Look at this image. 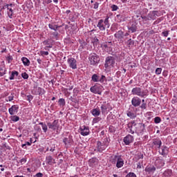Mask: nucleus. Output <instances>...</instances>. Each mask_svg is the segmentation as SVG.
<instances>
[{
    "label": "nucleus",
    "instance_id": "35",
    "mask_svg": "<svg viewBox=\"0 0 177 177\" xmlns=\"http://www.w3.org/2000/svg\"><path fill=\"white\" fill-rule=\"evenodd\" d=\"M153 145H154V146H158V149H160L162 145V142L160 138H158L153 140Z\"/></svg>",
    "mask_w": 177,
    "mask_h": 177
},
{
    "label": "nucleus",
    "instance_id": "55",
    "mask_svg": "<svg viewBox=\"0 0 177 177\" xmlns=\"http://www.w3.org/2000/svg\"><path fill=\"white\" fill-rule=\"evenodd\" d=\"M141 110H146L147 109V103H141V105L139 106Z\"/></svg>",
    "mask_w": 177,
    "mask_h": 177
},
{
    "label": "nucleus",
    "instance_id": "13",
    "mask_svg": "<svg viewBox=\"0 0 177 177\" xmlns=\"http://www.w3.org/2000/svg\"><path fill=\"white\" fill-rule=\"evenodd\" d=\"M32 95H39V96H42V95H45L46 91L45 89L41 87L34 86V89L32 91Z\"/></svg>",
    "mask_w": 177,
    "mask_h": 177
},
{
    "label": "nucleus",
    "instance_id": "20",
    "mask_svg": "<svg viewBox=\"0 0 177 177\" xmlns=\"http://www.w3.org/2000/svg\"><path fill=\"white\" fill-rule=\"evenodd\" d=\"M8 112L10 115H15V114H17L19 113V105H12L9 109Z\"/></svg>",
    "mask_w": 177,
    "mask_h": 177
},
{
    "label": "nucleus",
    "instance_id": "21",
    "mask_svg": "<svg viewBox=\"0 0 177 177\" xmlns=\"http://www.w3.org/2000/svg\"><path fill=\"white\" fill-rule=\"evenodd\" d=\"M63 26H64V24H63L61 26H59V25H56L55 22H51L48 24V28H50V30H53V31H57V30L63 27Z\"/></svg>",
    "mask_w": 177,
    "mask_h": 177
},
{
    "label": "nucleus",
    "instance_id": "29",
    "mask_svg": "<svg viewBox=\"0 0 177 177\" xmlns=\"http://www.w3.org/2000/svg\"><path fill=\"white\" fill-rule=\"evenodd\" d=\"M57 145L55 144H53V142H50L49 145V147H47L46 148V151H51V153H53L56 150Z\"/></svg>",
    "mask_w": 177,
    "mask_h": 177
},
{
    "label": "nucleus",
    "instance_id": "44",
    "mask_svg": "<svg viewBox=\"0 0 177 177\" xmlns=\"http://www.w3.org/2000/svg\"><path fill=\"white\" fill-rule=\"evenodd\" d=\"M116 19L118 20V23H121L122 21H125V18L123 15H117Z\"/></svg>",
    "mask_w": 177,
    "mask_h": 177
},
{
    "label": "nucleus",
    "instance_id": "2",
    "mask_svg": "<svg viewBox=\"0 0 177 177\" xmlns=\"http://www.w3.org/2000/svg\"><path fill=\"white\" fill-rule=\"evenodd\" d=\"M131 94L139 97H147L149 96V91L147 90H142L140 87H134L131 90Z\"/></svg>",
    "mask_w": 177,
    "mask_h": 177
},
{
    "label": "nucleus",
    "instance_id": "53",
    "mask_svg": "<svg viewBox=\"0 0 177 177\" xmlns=\"http://www.w3.org/2000/svg\"><path fill=\"white\" fill-rule=\"evenodd\" d=\"M109 131L110 132V133H115V127H114V126L113 125H110L109 128Z\"/></svg>",
    "mask_w": 177,
    "mask_h": 177
},
{
    "label": "nucleus",
    "instance_id": "54",
    "mask_svg": "<svg viewBox=\"0 0 177 177\" xmlns=\"http://www.w3.org/2000/svg\"><path fill=\"white\" fill-rule=\"evenodd\" d=\"M169 30H163L161 33L162 37H168V35H169Z\"/></svg>",
    "mask_w": 177,
    "mask_h": 177
},
{
    "label": "nucleus",
    "instance_id": "48",
    "mask_svg": "<svg viewBox=\"0 0 177 177\" xmlns=\"http://www.w3.org/2000/svg\"><path fill=\"white\" fill-rule=\"evenodd\" d=\"M79 93H80V88H73V97H77V96H78Z\"/></svg>",
    "mask_w": 177,
    "mask_h": 177
},
{
    "label": "nucleus",
    "instance_id": "58",
    "mask_svg": "<svg viewBox=\"0 0 177 177\" xmlns=\"http://www.w3.org/2000/svg\"><path fill=\"white\" fill-rule=\"evenodd\" d=\"M52 35H53L55 39L57 40L59 39V32H57V31H55L52 33Z\"/></svg>",
    "mask_w": 177,
    "mask_h": 177
},
{
    "label": "nucleus",
    "instance_id": "22",
    "mask_svg": "<svg viewBox=\"0 0 177 177\" xmlns=\"http://www.w3.org/2000/svg\"><path fill=\"white\" fill-rule=\"evenodd\" d=\"M127 28L129 30V32H136V31H138V24H136V22H133L131 26H128Z\"/></svg>",
    "mask_w": 177,
    "mask_h": 177
},
{
    "label": "nucleus",
    "instance_id": "19",
    "mask_svg": "<svg viewBox=\"0 0 177 177\" xmlns=\"http://www.w3.org/2000/svg\"><path fill=\"white\" fill-rule=\"evenodd\" d=\"M53 44H55V41L52 39H47L43 41V44L46 46L44 48L46 50H48V48H53Z\"/></svg>",
    "mask_w": 177,
    "mask_h": 177
},
{
    "label": "nucleus",
    "instance_id": "42",
    "mask_svg": "<svg viewBox=\"0 0 177 177\" xmlns=\"http://www.w3.org/2000/svg\"><path fill=\"white\" fill-rule=\"evenodd\" d=\"M109 143H110V138H108L107 137H106L105 138L103 139L102 145H104V147H109Z\"/></svg>",
    "mask_w": 177,
    "mask_h": 177
},
{
    "label": "nucleus",
    "instance_id": "63",
    "mask_svg": "<svg viewBox=\"0 0 177 177\" xmlns=\"http://www.w3.org/2000/svg\"><path fill=\"white\" fill-rule=\"evenodd\" d=\"M126 177H138L136 176V174L133 172H129V174H127Z\"/></svg>",
    "mask_w": 177,
    "mask_h": 177
},
{
    "label": "nucleus",
    "instance_id": "43",
    "mask_svg": "<svg viewBox=\"0 0 177 177\" xmlns=\"http://www.w3.org/2000/svg\"><path fill=\"white\" fill-rule=\"evenodd\" d=\"M118 27H120V24L114 23L111 25V30L113 32L117 31V30H118Z\"/></svg>",
    "mask_w": 177,
    "mask_h": 177
},
{
    "label": "nucleus",
    "instance_id": "36",
    "mask_svg": "<svg viewBox=\"0 0 177 177\" xmlns=\"http://www.w3.org/2000/svg\"><path fill=\"white\" fill-rule=\"evenodd\" d=\"M156 162L158 168H162L165 165V162L162 159L156 160Z\"/></svg>",
    "mask_w": 177,
    "mask_h": 177
},
{
    "label": "nucleus",
    "instance_id": "25",
    "mask_svg": "<svg viewBox=\"0 0 177 177\" xmlns=\"http://www.w3.org/2000/svg\"><path fill=\"white\" fill-rule=\"evenodd\" d=\"M116 167L117 168H122L124 167V159L121 157V155H119L118 158V160H116Z\"/></svg>",
    "mask_w": 177,
    "mask_h": 177
},
{
    "label": "nucleus",
    "instance_id": "27",
    "mask_svg": "<svg viewBox=\"0 0 177 177\" xmlns=\"http://www.w3.org/2000/svg\"><path fill=\"white\" fill-rule=\"evenodd\" d=\"M91 113L93 117H99L102 114V111L99 108H94L91 111Z\"/></svg>",
    "mask_w": 177,
    "mask_h": 177
},
{
    "label": "nucleus",
    "instance_id": "60",
    "mask_svg": "<svg viewBox=\"0 0 177 177\" xmlns=\"http://www.w3.org/2000/svg\"><path fill=\"white\" fill-rule=\"evenodd\" d=\"M141 19H142V21H144L145 23L149 21V18H148L147 15V16L141 15Z\"/></svg>",
    "mask_w": 177,
    "mask_h": 177
},
{
    "label": "nucleus",
    "instance_id": "61",
    "mask_svg": "<svg viewBox=\"0 0 177 177\" xmlns=\"http://www.w3.org/2000/svg\"><path fill=\"white\" fill-rule=\"evenodd\" d=\"M21 77L24 80H28V74L26 72L21 73Z\"/></svg>",
    "mask_w": 177,
    "mask_h": 177
},
{
    "label": "nucleus",
    "instance_id": "17",
    "mask_svg": "<svg viewBox=\"0 0 177 177\" xmlns=\"http://www.w3.org/2000/svg\"><path fill=\"white\" fill-rule=\"evenodd\" d=\"M107 149V147L104 146V145L102 142V141H97L96 142V149L98 153H103L104 150Z\"/></svg>",
    "mask_w": 177,
    "mask_h": 177
},
{
    "label": "nucleus",
    "instance_id": "28",
    "mask_svg": "<svg viewBox=\"0 0 177 177\" xmlns=\"http://www.w3.org/2000/svg\"><path fill=\"white\" fill-rule=\"evenodd\" d=\"M169 149L167 146H162L161 148V151H159L160 154L161 156H163V157H165L169 153Z\"/></svg>",
    "mask_w": 177,
    "mask_h": 177
},
{
    "label": "nucleus",
    "instance_id": "49",
    "mask_svg": "<svg viewBox=\"0 0 177 177\" xmlns=\"http://www.w3.org/2000/svg\"><path fill=\"white\" fill-rule=\"evenodd\" d=\"M6 74V68L0 66V77H3Z\"/></svg>",
    "mask_w": 177,
    "mask_h": 177
},
{
    "label": "nucleus",
    "instance_id": "47",
    "mask_svg": "<svg viewBox=\"0 0 177 177\" xmlns=\"http://www.w3.org/2000/svg\"><path fill=\"white\" fill-rule=\"evenodd\" d=\"M92 42H93V46H97V45H99V44H100V41H99V39H97V37H95L93 39Z\"/></svg>",
    "mask_w": 177,
    "mask_h": 177
},
{
    "label": "nucleus",
    "instance_id": "56",
    "mask_svg": "<svg viewBox=\"0 0 177 177\" xmlns=\"http://www.w3.org/2000/svg\"><path fill=\"white\" fill-rule=\"evenodd\" d=\"M151 12L152 14L153 15V17H155V19L160 16V12H158V10H153Z\"/></svg>",
    "mask_w": 177,
    "mask_h": 177
},
{
    "label": "nucleus",
    "instance_id": "6",
    "mask_svg": "<svg viewBox=\"0 0 177 177\" xmlns=\"http://www.w3.org/2000/svg\"><path fill=\"white\" fill-rule=\"evenodd\" d=\"M100 109L102 115H104V114H107L109 111H111V110H113V106H111L110 103H107L106 101H104L101 104Z\"/></svg>",
    "mask_w": 177,
    "mask_h": 177
},
{
    "label": "nucleus",
    "instance_id": "32",
    "mask_svg": "<svg viewBox=\"0 0 177 177\" xmlns=\"http://www.w3.org/2000/svg\"><path fill=\"white\" fill-rule=\"evenodd\" d=\"M127 117L133 120V118H136V113L131 109L127 111Z\"/></svg>",
    "mask_w": 177,
    "mask_h": 177
},
{
    "label": "nucleus",
    "instance_id": "34",
    "mask_svg": "<svg viewBox=\"0 0 177 177\" xmlns=\"http://www.w3.org/2000/svg\"><path fill=\"white\" fill-rule=\"evenodd\" d=\"M118 157H120V155H115L113 156H111L110 159V162L113 165H115V164L117 163V160H118Z\"/></svg>",
    "mask_w": 177,
    "mask_h": 177
},
{
    "label": "nucleus",
    "instance_id": "64",
    "mask_svg": "<svg viewBox=\"0 0 177 177\" xmlns=\"http://www.w3.org/2000/svg\"><path fill=\"white\" fill-rule=\"evenodd\" d=\"M33 177H44V174L39 172L36 174L35 176H33Z\"/></svg>",
    "mask_w": 177,
    "mask_h": 177
},
{
    "label": "nucleus",
    "instance_id": "39",
    "mask_svg": "<svg viewBox=\"0 0 177 177\" xmlns=\"http://www.w3.org/2000/svg\"><path fill=\"white\" fill-rule=\"evenodd\" d=\"M6 9L8 10L7 12V15H8V17L10 19H12L13 18V13H14L13 9H12V8H10V7L6 8Z\"/></svg>",
    "mask_w": 177,
    "mask_h": 177
},
{
    "label": "nucleus",
    "instance_id": "46",
    "mask_svg": "<svg viewBox=\"0 0 177 177\" xmlns=\"http://www.w3.org/2000/svg\"><path fill=\"white\" fill-rule=\"evenodd\" d=\"M59 106L64 107L66 106V100L64 98H60L58 101Z\"/></svg>",
    "mask_w": 177,
    "mask_h": 177
},
{
    "label": "nucleus",
    "instance_id": "40",
    "mask_svg": "<svg viewBox=\"0 0 177 177\" xmlns=\"http://www.w3.org/2000/svg\"><path fill=\"white\" fill-rule=\"evenodd\" d=\"M127 44L128 46V48L131 49V48H133V46L135 45V41L132 39H129V40H127Z\"/></svg>",
    "mask_w": 177,
    "mask_h": 177
},
{
    "label": "nucleus",
    "instance_id": "14",
    "mask_svg": "<svg viewBox=\"0 0 177 177\" xmlns=\"http://www.w3.org/2000/svg\"><path fill=\"white\" fill-rule=\"evenodd\" d=\"M134 140L133 136L128 134L123 138V142L126 146H129L131 143H133Z\"/></svg>",
    "mask_w": 177,
    "mask_h": 177
},
{
    "label": "nucleus",
    "instance_id": "30",
    "mask_svg": "<svg viewBox=\"0 0 177 177\" xmlns=\"http://www.w3.org/2000/svg\"><path fill=\"white\" fill-rule=\"evenodd\" d=\"M46 164H48V165H53V164H56V162L52 156H46Z\"/></svg>",
    "mask_w": 177,
    "mask_h": 177
},
{
    "label": "nucleus",
    "instance_id": "51",
    "mask_svg": "<svg viewBox=\"0 0 177 177\" xmlns=\"http://www.w3.org/2000/svg\"><path fill=\"white\" fill-rule=\"evenodd\" d=\"M163 20H164V18L160 17V18L157 19V20H156V21L153 23V26H157V24H160V23H161Z\"/></svg>",
    "mask_w": 177,
    "mask_h": 177
},
{
    "label": "nucleus",
    "instance_id": "45",
    "mask_svg": "<svg viewBox=\"0 0 177 177\" xmlns=\"http://www.w3.org/2000/svg\"><path fill=\"white\" fill-rule=\"evenodd\" d=\"M10 120L12 121V122H17L20 120V118L17 115H11L10 117Z\"/></svg>",
    "mask_w": 177,
    "mask_h": 177
},
{
    "label": "nucleus",
    "instance_id": "57",
    "mask_svg": "<svg viewBox=\"0 0 177 177\" xmlns=\"http://www.w3.org/2000/svg\"><path fill=\"white\" fill-rule=\"evenodd\" d=\"M154 122H155V124H160V122H161V118L156 116L154 118Z\"/></svg>",
    "mask_w": 177,
    "mask_h": 177
},
{
    "label": "nucleus",
    "instance_id": "31",
    "mask_svg": "<svg viewBox=\"0 0 177 177\" xmlns=\"http://www.w3.org/2000/svg\"><path fill=\"white\" fill-rule=\"evenodd\" d=\"M174 172H172V169H167L165 171H163L162 176V177H171L172 176Z\"/></svg>",
    "mask_w": 177,
    "mask_h": 177
},
{
    "label": "nucleus",
    "instance_id": "41",
    "mask_svg": "<svg viewBox=\"0 0 177 177\" xmlns=\"http://www.w3.org/2000/svg\"><path fill=\"white\" fill-rule=\"evenodd\" d=\"M39 125H41V128L44 133H46V132H48V125H46V124L41 122L39 123Z\"/></svg>",
    "mask_w": 177,
    "mask_h": 177
},
{
    "label": "nucleus",
    "instance_id": "12",
    "mask_svg": "<svg viewBox=\"0 0 177 177\" xmlns=\"http://www.w3.org/2000/svg\"><path fill=\"white\" fill-rule=\"evenodd\" d=\"M146 131V125L143 122H136V133H142Z\"/></svg>",
    "mask_w": 177,
    "mask_h": 177
},
{
    "label": "nucleus",
    "instance_id": "8",
    "mask_svg": "<svg viewBox=\"0 0 177 177\" xmlns=\"http://www.w3.org/2000/svg\"><path fill=\"white\" fill-rule=\"evenodd\" d=\"M62 142L65 145L66 149L71 147V146L74 145V140L73 139V136L69 135L68 137L64 138Z\"/></svg>",
    "mask_w": 177,
    "mask_h": 177
},
{
    "label": "nucleus",
    "instance_id": "7",
    "mask_svg": "<svg viewBox=\"0 0 177 177\" xmlns=\"http://www.w3.org/2000/svg\"><path fill=\"white\" fill-rule=\"evenodd\" d=\"M90 92L95 93V95H102V92H103V86L100 84H95L90 88Z\"/></svg>",
    "mask_w": 177,
    "mask_h": 177
},
{
    "label": "nucleus",
    "instance_id": "1",
    "mask_svg": "<svg viewBox=\"0 0 177 177\" xmlns=\"http://www.w3.org/2000/svg\"><path fill=\"white\" fill-rule=\"evenodd\" d=\"M109 19H110V17L109 16H106L104 20H98L97 27L99 28L100 31H106V28H110V22L109 21Z\"/></svg>",
    "mask_w": 177,
    "mask_h": 177
},
{
    "label": "nucleus",
    "instance_id": "3",
    "mask_svg": "<svg viewBox=\"0 0 177 177\" xmlns=\"http://www.w3.org/2000/svg\"><path fill=\"white\" fill-rule=\"evenodd\" d=\"M92 82H100V84H104V81H107V78L104 75L99 73H94L91 76Z\"/></svg>",
    "mask_w": 177,
    "mask_h": 177
},
{
    "label": "nucleus",
    "instance_id": "33",
    "mask_svg": "<svg viewBox=\"0 0 177 177\" xmlns=\"http://www.w3.org/2000/svg\"><path fill=\"white\" fill-rule=\"evenodd\" d=\"M21 61H22L24 66H25L26 67H28V66H30V64H31L30 59H28V58H27L26 57H23L21 58Z\"/></svg>",
    "mask_w": 177,
    "mask_h": 177
},
{
    "label": "nucleus",
    "instance_id": "4",
    "mask_svg": "<svg viewBox=\"0 0 177 177\" xmlns=\"http://www.w3.org/2000/svg\"><path fill=\"white\" fill-rule=\"evenodd\" d=\"M88 61L91 66H97L100 63V57L96 53H91L88 55Z\"/></svg>",
    "mask_w": 177,
    "mask_h": 177
},
{
    "label": "nucleus",
    "instance_id": "11",
    "mask_svg": "<svg viewBox=\"0 0 177 177\" xmlns=\"http://www.w3.org/2000/svg\"><path fill=\"white\" fill-rule=\"evenodd\" d=\"M79 133L82 135V136H88L89 133H91V131H89V127L88 126H80L78 129Z\"/></svg>",
    "mask_w": 177,
    "mask_h": 177
},
{
    "label": "nucleus",
    "instance_id": "10",
    "mask_svg": "<svg viewBox=\"0 0 177 177\" xmlns=\"http://www.w3.org/2000/svg\"><path fill=\"white\" fill-rule=\"evenodd\" d=\"M115 64V58L113 56H108L105 59L104 67L109 68V67L113 66Z\"/></svg>",
    "mask_w": 177,
    "mask_h": 177
},
{
    "label": "nucleus",
    "instance_id": "18",
    "mask_svg": "<svg viewBox=\"0 0 177 177\" xmlns=\"http://www.w3.org/2000/svg\"><path fill=\"white\" fill-rule=\"evenodd\" d=\"M131 104L133 107H139L142 104V100L139 97H133L131 99Z\"/></svg>",
    "mask_w": 177,
    "mask_h": 177
},
{
    "label": "nucleus",
    "instance_id": "9",
    "mask_svg": "<svg viewBox=\"0 0 177 177\" xmlns=\"http://www.w3.org/2000/svg\"><path fill=\"white\" fill-rule=\"evenodd\" d=\"M113 42L112 41H105L101 44V48L107 53H110L113 50Z\"/></svg>",
    "mask_w": 177,
    "mask_h": 177
},
{
    "label": "nucleus",
    "instance_id": "5",
    "mask_svg": "<svg viewBox=\"0 0 177 177\" xmlns=\"http://www.w3.org/2000/svg\"><path fill=\"white\" fill-rule=\"evenodd\" d=\"M47 126L49 129H52V131H56L57 133H59V131L61 129L59 120H55L53 122H47Z\"/></svg>",
    "mask_w": 177,
    "mask_h": 177
},
{
    "label": "nucleus",
    "instance_id": "37",
    "mask_svg": "<svg viewBox=\"0 0 177 177\" xmlns=\"http://www.w3.org/2000/svg\"><path fill=\"white\" fill-rule=\"evenodd\" d=\"M15 77H19V73L17 72V71H12L11 72V75L9 77V80H10L11 81L15 80Z\"/></svg>",
    "mask_w": 177,
    "mask_h": 177
},
{
    "label": "nucleus",
    "instance_id": "24",
    "mask_svg": "<svg viewBox=\"0 0 177 177\" xmlns=\"http://www.w3.org/2000/svg\"><path fill=\"white\" fill-rule=\"evenodd\" d=\"M115 38L118 39V41H121L124 39V31L118 30L116 33L114 34Z\"/></svg>",
    "mask_w": 177,
    "mask_h": 177
},
{
    "label": "nucleus",
    "instance_id": "52",
    "mask_svg": "<svg viewBox=\"0 0 177 177\" xmlns=\"http://www.w3.org/2000/svg\"><path fill=\"white\" fill-rule=\"evenodd\" d=\"M147 17H148V19H149V20H156V18L153 14L152 12H150L148 15H147Z\"/></svg>",
    "mask_w": 177,
    "mask_h": 177
},
{
    "label": "nucleus",
    "instance_id": "50",
    "mask_svg": "<svg viewBox=\"0 0 177 177\" xmlns=\"http://www.w3.org/2000/svg\"><path fill=\"white\" fill-rule=\"evenodd\" d=\"M100 121H102V118L97 116L93 119V124H97Z\"/></svg>",
    "mask_w": 177,
    "mask_h": 177
},
{
    "label": "nucleus",
    "instance_id": "62",
    "mask_svg": "<svg viewBox=\"0 0 177 177\" xmlns=\"http://www.w3.org/2000/svg\"><path fill=\"white\" fill-rule=\"evenodd\" d=\"M15 99V93H12L10 96H8V102H12Z\"/></svg>",
    "mask_w": 177,
    "mask_h": 177
},
{
    "label": "nucleus",
    "instance_id": "15",
    "mask_svg": "<svg viewBox=\"0 0 177 177\" xmlns=\"http://www.w3.org/2000/svg\"><path fill=\"white\" fill-rule=\"evenodd\" d=\"M136 122L132 120L127 124V128L129 129V133L133 135L136 132Z\"/></svg>",
    "mask_w": 177,
    "mask_h": 177
},
{
    "label": "nucleus",
    "instance_id": "23",
    "mask_svg": "<svg viewBox=\"0 0 177 177\" xmlns=\"http://www.w3.org/2000/svg\"><path fill=\"white\" fill-rule=\"evenodd\" d=\"M156 167H154V165H147L145 169V171L147 174H154V172H156Z\"/></svg>",
    "mask_w": 177,
    "mask_h": 177
},
{
    "label": "nucleus",
    "instance_id": "26",
    "mask_svg": "<svg viewBox=\"0 0 177 177\" xmlns=\"http://www.w3.org/2000/svg\"><path fill=\"white\" fill-rule=\"evenodd\" d=\"M78 41H79V44H80L79 47V50H80V52H82V50H84V49L86 48V45H88V44L86 43L85 40L82 39H80Z\"/></svg>",
    "mask_w": 177,
    "mask_h": 177
},
{
    "label": "nucleus",
    "instance_id": "59",
    "mask_svg": "<svg viewBox=\"0 0 177 177\" xmlns=\"http://www.w3.org/2000/svg\"><path fill=\"white\" fill-rule=\"evenodd\" d=\"M162 71V68H157L156 69L155 73H156V75H160V74H161Z\"/></svg>",
    "mask_w": 177,
    "mask_h": 177
},
{
    "label": "nucleus",
    "instance_id": "16",
    "mask_svg": "<svg viewBox=\"0 0 177 177\" xmlns=\"http://www.w3.org/2000/svg\"><path fill=\"white\" fill-rule=\"evenodd\" d=\"M68 64L72 70H75L77 69V59L73 57H70L67 60Z\"/></svg>",
    "mask_w": 177,
    "mask_h": 177
},
{
    "label": "nucleus",
    "instance_id": "38",
    "mask_svg": "<svg viewBox=\"0 0 177 177\" xmlns=\"http://www.w3.org/2000/svg\"><path fill=\"white\" fill-rule=\"evenodd\" d=\"M90 167H93L95 164H97V158H92L88 160Z\"/></svg>",
    "mask_w": 177,
    "mask_h": 177
}]
</instances>
